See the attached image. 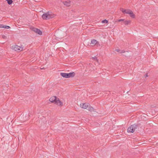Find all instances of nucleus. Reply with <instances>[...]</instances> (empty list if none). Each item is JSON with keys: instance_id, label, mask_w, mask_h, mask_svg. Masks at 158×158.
Wrapping results in <instances>:
<instances>
[{"instance_id": "1", "label": "nucleus", "mask_w": 158, "mask_h": 158, "mask_svg": "<svg viewBox=\"0 0 158 158\" xmlns=\"http://www.w3.org/2000/svg\"><path fill=\"white\" fill-rule=\"evenodd\" d=\"M49 101L50 102L54 103L60 106H62L63 105L62 101L56 96H52L49 99Z\"/></svg>"}, {"instance_id": "2", "label": "nucleus", "mask_w": 158, "mask_h": 158, "mask_svg": "<svg viewBox=\"0 0 158 158\" xmlns=\"http://www.w3.org/2000/svg\"><path fill=\"white\" fill-rule=\"evenodd\" d=\"M79 106L81 108L83 109H87L91 112L94 111V108L88 103H81L80 104Z\"/></svg>"}, {"instance_id": "3", "label": "nucleus", "mask_w": 158, "mask_h": 158, "mask_svg": "<svg viewBox=\"0 0 158 158\" xmlns=\"http://www.w3.org/2000/svg\"><path fill=\"white\" fill-rule=\"evenodd\" d=\"M56 15L51 12H48L42 15V18L44 19H48L54 18Z\"/></svg>"}, {"instance_id": "4", "label": "nucleus", "mask_w": 158, "mask_h": 158, "mask_svg": "<svg viewBox=\"0 0 158 158\" xmlns=\"http://www.w3.org/2000/svg\"><path fill=\"white\" fill-rule=\"evenodd\" d=\"M120 10L124 14H127L129 15L130 17L132 19H135L136 15L134 12L130 9H125L123 8L120 9Z\"/></svg>"}, {"instance_id": "5", "label": "nucleus", "mask_w": 158, "mask_h": 158, "mask_svg": "<svg viewBox=\"0 0 158 158\" xmlns=\"http://www.w3.org/2000/svg\"><path fill=\"white\" fill-rule=\"evenodd\" d=\"M60 75L63 77L65 78H69L73 77L75 75L74 72H71L69 73H61Z\"/></svg>"}, {"instance_id": "6", "label": "nucleus", "mask_w": 158, "mask_h": 158, "mask_svg": "<svg viewBox=\"0 0 158 158\" xmlns=\"http://www.w3.org/2000/svg\"><path fill=\"white\" fill-rule=\"evenodd\" d=\"M11 48L15 51H22L23 50V48L22 47H20L17 45H14L12 46Z\"/></svg>"}, {"instance_id": "7", "label": "nucleus", "mask_w": 158, "mask_h": 158, "mask_svg": "<svg viewBox=\"0 0 158 158\" xmlns=\"http://www.w3.org/2000/svg\"><path fill=\"white\" fill-rule=\"evenodd\" d=\"M136 127V125L134 124L130 126L127 129V132H128L133 133L135 131Z\"/></svg>"}, {"instance_id": "8", "label": "nucleus", "mask_w": 158, "mask_h": 158, "mask_svg": "<svg viewBox=\"0 0 158 158\" xmlns=\"http://www.w3.org/2000/svg\"><path fill=\"white\" fill-rule=\"evenodd\" d=\"M32 30L39 35H42V32L38 29L34 28L32 29Z\"/></svg>"}, {"instance_id": "9", "label": "nucleus", "mask_w": 158, "mask_h": 158, "mask_svg": "<svg viewBox=\"0 0 158 158\" xmlns=\"http://www.w3.org/2000/svg\"><path fill=\"white\" fill-rule=\"evenodd\" d=\"M63 3L64 5L67 7L70 6L71 5V2L69 0L64 1L63 2Z\"/></svg>"}, {"instance_id": "10", "label": "nucleus", "mask_w": 158, "mask_h": 158, "mask_svg": "<svg viewBox=\"0 0 158 158\" xmlns=\"http://www.w3.org/2000/svg\"><path fill=\"white\" fill-rule=\"evenodd\" d=\"M98 43V42L95 40L92 39L91 40L90 44L92 45H94Z\"/></svg>"}, {"instance_id": "11", "label": "nucleus", "mask_w": 158, "mask_h": 158, "mask_svg": "<svg viewBox=\"0 0 158 158\" xmlns=\"http://www.w3.org/2000/svg\"><path fill=\"white\" fill-rule=\"evenodd\" d=\"M0 28H3L8 29L10 28V27L8 26L4 25L2 24H0Z\"/></svg>"}, {"instance_id": "12", "label": "nucleus", "mask_w": 158, "mask_h": 158, "mask_svg": "<svg viewBox=\"0 0 158 158\" xmlns=\"http://www.w3.org/2000/svg\"><path fill=\"white\" fill-rule=\"evenodd\" d=\"M124 23L126 25L130 24L131 23V21L129 20H126L124 21Z\"/></svg>"}, {"instance_id": "13", "label": "nucleus", "mask_w": 158, "mask_h": 158, "mask_svg": "<svg viewBox=\"0 0 158 158\" xmlns=\"http://www.w3.org/2000/svg\"><path fill=\"white\" fill-rule=\"evenodd\" d=\"M91 59L94 61H96L98 62V60L97 59V58L96 56H94V57H92L91 58Z\"/></svg>"}, {"instance_id": "14", "label": "nucleus", "mask_w": 158, "mask_h": 158, "mask_svg": "<svg viewBox=\"0 0 158 158\" xmlns=\"http://www.w3.org/2000/svg\"><path fill=\"white\" fill-rule=\"evenodd\" d=\"M9 4H11L12 3L13 1L12 0H6Z\"/></svg>"}, {"instance_id": "15", "label": "nucleus", "mask_w": 158, "mask_h": 158, "mask_svg": "<svg viewBox=\"0 0 158 158\" xmlns=\"http://www.w3.org/2000/svg\"><path fill=\"white\" fill-rule=\"evenodd\" d=\"M102 23H108V21L106 20H104L102 21Z\"/></svg>"}, {"instance_id": "16", "label": "nucleus", "mask_w": 158, "mask_h": 158, "mask_svg": "<svg viewBox=\"0 0 158 158\" xmlns=\"http://www.w3.org/2000/svg\"><path fill=\"white\" fill-rule=\"evenodd\" d=\"M124 21V19H119L118 20V22H120L121 21Z\"/></svg>"}, {"instance_id": "17", "label": "nucleus", "mask_w": 158, "mask_h": 158, "mask_svg": "<svg viewBox=\"0 0 158 158\" xmlns=\"http://www.w3.org/2000/svg\"><path fill=\"white\" fill-rule=\"evenodd\" d=\"M148 77V73H146L144 75V77H145V78H146L147 77Z\"/></svg>"}, {"instance_id": "18", "label": "nucleus", "mask_w": 158, "mask_h": 158, "mask_svg": "<svg viewBox=\"0 0 158 158\" xmlns=\"http://www.w3.org/2000/svg\"><path fill=\"white\" fill-rule=\"evenodd\" d=\"M115 51H116L117 52H119V49H117V50H116Z\"/></svg>"}]
</instances>
